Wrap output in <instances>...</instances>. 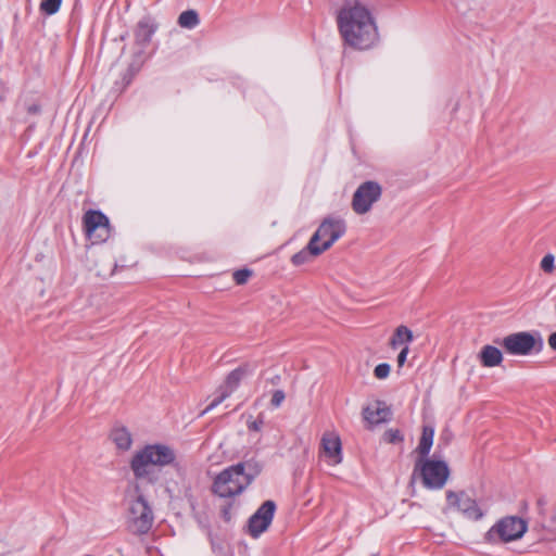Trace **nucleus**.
I'll return each instance as SVG.
<instances>
[{
	"instance_id": "1",
	"label": "nucleus",
	"mask_w": 556,
	"mask_h": 556,
	"mask_svg": "<svg viewBox=\"0 0 556 556\" xmlns=\"http://www.w3.org/2000/svg\"><path fill=\"white\" fill-rule=\"evenodd\" d=\"M336 22L343 43L354 50H369L379 41L377 22L364 0H343Z\"/></svg>"
},
{
	"instance_id": "2",
	"label": "nucleus",
	"mask_w": 556,
	"mask_h": 556,
	"mask_svg": "<svg viewBox=\"0 0 556 556\" xmlns=\"http://www.w3.org/2000/svg\"><path fill=\"white\" fill-rule=\"evenodd\" d=\"M175 459L176 453L172 447L165 444H150L135 453L130 462V468L137 479L151 480L154 466H168Z\"/></svg>"
},
{
	"instance_id": "3",
	"label": "nucleus",
	"mask_w": 556,
	"mask_h": 556,
	"mask_svg": "<svg viewBox=\"0 0 556 556\" xmlns=\"http://www.w3.org/2000/svg\"><path fill=\"white\" fill-rule=\"evenodd\" d=\"M500 344L506 353L523 356L541 352L544 342L539 332L520 331L504 337Z\"/></svg>"
},
{
	"instance_id": "4",
	"label": "nucleus",
	"mask_w": 556,
	"mask_h": 556,
	"mask_svg": "<svg viewBox=\"0 0 556 556\" xmlns=\"http://www.w3.org/2000/svg\"><path fill=\"white\" fill-rule=\"evenodd\" d=\"M527 522L517 516H507L500 519L484 535L491 544L507 543L522 536L527 531Z\"/></svg>"
},
{
	"instance_id": "5",
	"label": "nucleus",
	"mask_w": 556,
	"mask_h": 556,
	"mask_svg": "<svg viewBox=\"0 0 556 556\" xmlns=\"http://www.w3.org/2000/svg\"><path fill=\"white\" fill-rule=\"evenodd\" d=\"M417 473L426 488L442 489L448 479L450 469L445 462L418 458L413 476Z\"/></svg>"
},
{
	"instance_id": "6",
	"label": "nucleus",
	"mask_w": 556,
	"mask_h": 556,
	"mask_svg": "<svg viewBox=\"0 0 556 556\" xmlns=\"http://www.w3.org/2000/svg\"><path fill=\"white\" fill-rule=\"evenodd\" d=\"M346 231L344 219L337 216H328L324 218L317 230L309 239L324 253L329 250L333 243L339 240Z\"/></svg>"
},
{
	"instance_id": "7",
	"label": "nucleus",
	"mask_w": 556,
	"mask_h": 556,
	"mask_svg": "<svg viewBox=\"0 0 556 556\" xmlns=\"http://www.w3.org/2000/svg\"><path fill=\"white\" fill-rule=\"evenodd\" d=\"M248 486L240 472L232 465L215 477L212 491L219 497H235L241 494Z\"/></svg>"
},
{
	"instance_id": "8",
	"label": "nucleus",
	"mask_w": 556,
	"mask_h": 556,
	"mask_svg": "<svg viewBox=\"0 0 556 556\" xmlns=\"http://www.w3.org/2000/svg\"><path fill=\"white\" fill-rule=\"evenodd\" d=\"M153 511L144 497L139 494L128 508V528L138 534L147 533L153 525Z\"/></svg>"
},
{
	"instance_id": "9",
	"label": "nucleus",
	"mask_w": 556,
	"mask_h": 556,
	"mask_svg": "<svg viewBox=\"0 0 556 556\" xmlns=\"http://www.w3.org/2000/svg\"><path fill=\"white\" fill-rule=\"evenodd\" d=\"M83 226L86 237L93 244L106 241L111 235L109 218L100 211L88 210L84 214Z\"/></svg>"
},
{
	"instance_id": "10",
	"label": "nucleus",
	"mask_w": 556,
	"mask_h": 556,
	"mask_svg": "<svg viewBox=\"0 0 556 556\" xmlns=\"http://www.w3.org/2000/svg\"><path fill=\"white\" fill-rule=\"evenodd\" d=\"M382 189L376 181L363 182L354 192L352 208L356 214L363 215L371 210V206L381 197Z\"/></svg>"
},
{
	"instance_id": "11",
	"label": "nucleus",
	"mask_w": 556,
	"mask_h": 556,
	"mask_svg": "<svg viewBox=\"0 0 556 556\" xmlns=\"http://www.w3.org/2000/svg\"><path fill=\"white\" fill-rule=\"evenodd\" d=\"M276 511V504L274 501H265L257 510L249 518L247 523V532L257 538L265 532L270 526Z\"/></svg>"
},
{
	"instance_id": "12",
	"label": "nucleus",
	"mask_w": 556,
	"mask_h": 556,
	"mask_svg": "<svg viewBox=\"0 0 556 556\" xmlns=\"http://www.w3.org/2000/svg\"><path fill=\"white\" fill-rule=\"evenodd\" d=\"M533 542L529 545L527 553L545 554L552 552V543L556 541V516L551 519L548 526L542 525L532 529Z\"/></svg>"
},
{
	"instance_id": "13",
	"label": "nucleus",
	"mask_w": 556,
	"mask_h": 556,
	"mask_svg": "<svg viewBox=\"0 0 556 556\" xmlns=\"http://www.w3.org/2000/svg\"><path fill=\"white\" fill-rule=\"evenodd\" d=\"M252 371L249 364H244L228 374L224 384L219 388V395L201 413V416L212 410L226 400L240 384L241 380Z\"/></svg>"
},
{
	"instance_id": "14",
	"label": "nucleus",
	"mask_w": 556,
	"mask_h": 556,
	"mask_svg": "<svg viewBox=\"0 0 556 556\" xmlns=\"http://www.w3.org/2000/svg\"><path fill=\"white\" fill-rule=\"evenodd\" d=\"M446 501L450 507L456 508L468 519L478 520L483 516L476 501L465 492L447 491Z\"/></svg>"
},
{
	"instance_id": "15",
	"label": "nucleus",
	"mask_w": 556,
	"mask_h": 556,
	"mask_svg": "<svg viewBox=\"0 0 556 556\" xmlns=\"http://www.w3.org/2000/svg\"><path fill=\"white\" fill-rule=\"evenodd\" d=\"M320 447L329 464L334 466L342 462L341 440L336 432L324 433Z\"/></svg>"
},
{
	"instance_id": "16",
	"label": "nucleus",
	"mask_w": 556,
	"mask_h": 556,
	"mask_svg": "<svg viewBox=\"0 0 556 556\" xmlns=\"http://www.w3.org/2000/svg\"><path fill=\"white\" fill-rule=\"evenodd\" d=\"M233 466L240 472L248 485H250L263 470V464L255 458L238 463Z\"/></svg>"
},
{
	"instance_id": "17",
	"label": "nucleus",
	"mask_w": 556,
	"mask_h": 556,
	"mask_svg": "<svg viewBox=\"0 0 556 556\" xmlns=\"http://www.w3.org/2000/svg\"><path fill=\"white\" fill-rule=\"evenodd\" d=\"M390 415V409L382 402H377L375 406H368L364 409V418L371 425L387 421Z\"/></svg>"
},
{
	"instance_id": "18",
	"label": "nucleus",
	"mask_w": 556,
	"mask_h": 556,
	"mask_svg": "<svg viewBox=\"0 0 556 556\" xmlns=\"http://www.w3.org/2000/svg\"><path fill=\"white\" fill-rule=\"evenodd\" d=\"M156 30V25L149 18L141 20L135 30L136 42L140 46H147Z\"/></svg>"
},
{
	"instance_id": "19",
	"label": "nucleus",
	"mask_w": 556,
	"mask_h": 556,
	"mask_svg": "<svg viewBox=\"0 0 556 556\" xmlns=\"http://www.w3.org/2000/svg\"><path fill=\"white\" fill-rule=\"evenodd\" d=\"M320 254H323V252L318 248V245H316L315 243H313L309 240L307 245L303 250H301L300 252L295 253L291 257V263L294 266H300V265H303V264H307V263H311L315 257L319 256Z\"/></svg>"
},
{
	"instance_id": "20",
	"label": "nucleus",
	"mask_w": 556,
	"mask_h": 556,
	"mask_svg": "<svg viewBox=\"0 0 556 556\" xmlns=\"http://www.w3.org/2000/svg\"><path fill=\"white\" fill-rule=\"evenodd\" d=\"M413 340L414 336L412 330L408 327L401 325L395 328L392 337L390 338L389 345L393 350H396L399 348L402 349L404 346H408V344L413 342Z\"/></svg>"
},
{
	"instance_id": "21",
	"label": "nucleus",
	"mask_w": 556,
	"mask_h": 556,
	"mask_svg": "<svg viewBox=\"0 0 556 556\" xmlns=\"http://www.w3.org/2000/svg\"><path fill=\"white\" fill-rule=\"evenodd\" d=\"M478 357L484 367L498 366L503 362V354L501 350L493 345H484Z\"/></svg>"
},
{
	"instance_id": "22",
	"label": "nucleus",
	"mask_w": 556,
	"mask_h": 556,
	"mask_svg": "<svg viewBox=\"0 0 556 556\" xmlns=\"http://www.w3.org/2000/svg\"><path fill=\"white\" fill-rule=\"evenodd\" d=\"M111 440L121 451H128L132 444L131 433L126 427H115L110 434Z\"/></svg>"
},
{
	"instance_id": "23",
	"label": "nucleus",
	"mask_w": 556,
	"mask_h": 556,
	"mask_svg": "<svg viewBox=\"0 0 556 556\" xmlns=\"http://www.w3.org/2000/svg\"><path fill=\"white\" fill-rule=\"evenodd\" d=\"M433 435H434V430L432 427L425 426L422 428L421 438H420L419 444L416 448V452L419 454L418 458L426 459V457L428 456V454L431 450L432 443H433Z\"/></svg>"
},
{
	"instance_id": "24",
	"label": "nucleus",
	"mask_w": 556,
	"mask_h": 556,
	"mask_svg": "<svg viewBox=\"0 0 556 556\" xmlns=\"http://www.w3.org/2000/svg\"><path fill=\"white\" fill-rule=\"evenodd\" d=\"M200 23L199 15L194 10H187L180 13L178 25L182 28L192 29Z\"/></svg>"
},
{
	"instance_id": "25",
	"label": "nucleus",
	"mask_w": 556,
	"mask_h": 556,
	"mask_svg": "<svg viewBox=\"0 0 556 556\" xmlns=\"http://www.w3.org/2000/svg\"><path fill=\"white\" fill-rule=\"evenodd\" d=\"M220 507V517L225 522H230L235 516V511L237 510L239 503L233 500V497H229Z\"/></svg>"
},
{
	"instance_id": "26",
	"label": "nucleus",
	"mask_w": 556,
	"mask_h": 556,
	"mask_svg": "<svg viewBox=\"0 0 556 556\" xmlns=\"http://www.w3.org/2000/svg\"><path fill=\"white\" fill-rule=\"evenodd\" d=\"M61 3L62 0H41L39 8L42 13L52 15L59 11Z\"/></svg>"
},
{
	"instance_id": "27",
	"label": "nucleus",
	"mask_w": 556,
	"mask_h": 556,
	"mask_svg": "<svg viewBox=\"0 0 556 556\" xmlns=\"http://www.w3.org/2000/svg\"><path fill=\"white\" fill-rule=\"evenodd\" d=\"M555 257L553 254L547 253L541 261L540 267L546 274H552L555 269L554 266Z\"/></svg>"
},
{
	"instance_id": "28",
	"label": "nucleus",
	"mask_w": 556,
	"mask_h": 556,
	"mask_svg": "<svg viewBox=\"0 0 556 556\" xmlns=\"http://www.w3.org/2000/svg\"><path fill=\"white\" fill-rule=\"evenodd\" d=\"M383 439L386 442L394 444L403 441V435L397 429H389L384 432Z\"/></svg>"
},
{
	"instance_id": "29",
	"label": "nucleus",
	"mask_w": 556,
	"mask_h": 556,
	"mask_svg": "<svg viewBox=\"0 0 556 556\" xmlns=\"http://www.w3.org/2000/svg\"><path fill=\"white\" fill-rule=\"evenodd\" d=\"M251 275L252 271L250 269H239L233 273V280L237 285H244Z\"/></svg>"
},
{
	"instance_id": "30",
	"label": "nucleus",
	"mask_w": 556,
	"mask_h": 556,
	"mask_svg": "<svg viewBox=\"0 0 556 556\" xmlns=\"http://www.w3.org/2000/svg\"><path fill=\"white\" fill-rule=\"evenodd\" d=\"M391 367L387 363L379 364L374 369V375L377 379H386L390 374Z\"/></svg>"
},
{
	"instance_id": "31",
	"label": "nucleus",
	"mask_w": 556,
	"mask_h": 556,
	"mask_svg": "<svg viewBox=\"0 0 556 556\" xmlns=\"http://www.w3.org/2000/svg\"><path fill=\"white\" fill-rule=\"evenodd\" d=\"M286 399V394L282 390H276L273 393L270 405L275 408L279 407Z\"/></svg>"
},
{
	"instance_id": "32",
	"label": "nucleus",
	"mask_w": 556,
	"mask_h": 556,
	"mask_svg": "<svg viewBox=\"0 0 556 556\" xmlns=\"http://www.w3.org/2000/svg\"><path fill=\"white\" fill-rule=\"evenodd\" d=\"M408 353H409V346H404L401 349V351L397 355V358H396V363L400 368L404 366Z\"/></svg>"
},
{
	"instance_id": "33",
	"label": "nucleus",
	"mask_w": 556,
	"mask_h": 556,
	"mask_svg": "<svg viewBox=\"0 0 556 556\" xmlns=\"http://www.w3.org/2000/svg\"><path fill=\"white\" fill-rule=\"evenodd\" d=\"M263 426V419L258 418L249 424V429L253 431H260Z\"/></svg>"
},
{
	"instance_id": "34",
	"label": "nucleus",
	"mask_w": 556,
	"mask_h": 556,
	"mask_svg": "<svg viewBox=\"0 0 556 556\" xmlns=\"http://www.w3.org/2000/svg\"><path fill=\"white\" fill-rule=\"evenodd\" d=\"M547 341L551 349L556 351V331L549 334Z\"/></svg>"
},
{
	"instance_id": "35",
	"label": "nucleus",
	"mask_w": 556,
	"mask_h": 556,
	"mask_svg": "<svg viewBox=\"0 0 556 556\" xmlns=\"http://www.w3.org/2000/svg\"><path fill=\"white\" fill-rule=\"evenodd\" d=\"M27 112L29 114H38L40 112V106L36 103H33L27 106Z\"/></svg>"
}]
</instances>
